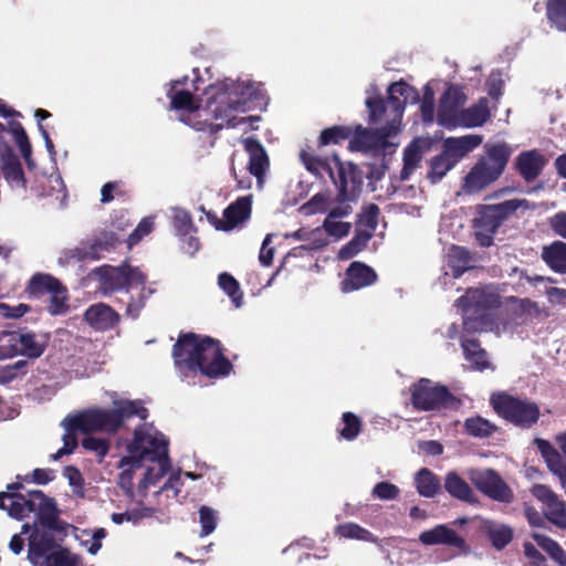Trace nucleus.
I'll list each match as a JSON object with an SVG mask.
<instances>
[{
    "label": "nucleus",
    "instance_id": "15",
    "mask_svg": "<svg viewBox=\"0 0 566 566\" xmlns=\"http://www.w3.org/2000/svg\"><path fill=\"white\" fill-rule=\"evenodd\" d=\"M120 243L119 238L113 231H102L96 237L87 241L86 245L76 247L64 252V258L69 260L84 261L98 259L104 251H111Z\"/></svg>",
    "mask_w": 566,
    "mask_h": 566
},
{
    "label": "nucleus",
    "instance_id": "22",
    "mask_svg": "<svg viewBox=\"0 0 566 566\" xmlns=\"http://www.w3.org/2000/svg\"><path fill=\"white\" fill-rule=\"evenodd\" d=\"M482 140L481 135L449 137L442 144V153L457 165L464 156L480 146Z\"/></svg>",
    "mask_w": 566,
    "mask_h": 566
},
{
    "label": "nucleus",
    "instance_id": "1",
    "mask_svg": "<svg viewBox=\"0 0 566 566\" xmlns=\"http://www.w3.org/2000/svg\"><path fill=\"white\" fill-rule=\"evenodd\" d=\"M55 478L52 469H34L31 475H20L15 482L7 485V491L0 492V510L18 521L31 513H35L40 525L48 531H64L63 522L59 518V510L53 497H49L40 490H30L23 493V482H33L45 485Z\"/></svg>",
    "mask_w": 566,
    "mask_h": 566
},
{
    "label": "nucleus",
    "instance_id": "21",
    "mask_svg": "<svg viewBox=\"0 0 566 566\" xmlns=\"http://www.w3.org/2000/svg\"><path fill=\"white\" fill-rule=\"evenodd\" d=\"M241 143L249 155V172L261 184L270 166L265 148L255 137L243 138Z\"/></svg>",
    "mask_w": 566,
    "mask_h": 566
},
{
    "label": "nucleus",
    "instance_id": "2",
    "mask_svg": "<svg viewBox=\"0 0 566 566\" xmlns=\"http://www.w3.org/2000/svg\"><path fill=\"white\" fill-rule=\"evenodd\" d=\"M176 368L182 373H200L210 379L222 378L233 369L224 356L220 340L195 333H181L172 346Z\"/></svg>",
    "mask_w": 566,
    "mask_h": 566
},
{
    "label": "nucleus",
    "instance_id": "38",
    "mask_svg": "<svg viewBox=\"0 0 566 566\" xmlns=\"http://www.w3.org/2000/svg\"><path fill=\"white\" fill-rule=\"evenodd\" d=\"M56 544L53 535L46 531L42 533H33L30 537L29 553L38 557H46L51 552L55 551Z\"/></svg>",
    "mask_w": 566,
    "mask_h": 566
},
{
    "label": "nucleus",
    "instance_id": "32",
    "mask_svg": "<svg viewBox=\"0 0 566 566\" xmlns=\"http://www.w3.org/2000/svg\"><path fill=\"white\" fill-rule=\"evenodd\" d=\"M388 136L385 128L380 132H371L360 126L353 139H350V148L355 150H369L375 148L379 143L385 142Z\"/></svg>",
    "mask_w": 566,
    "mask_h": 566
},
{
    "label": "nucleus",
    "instance_id": "53",
    "mask_svg": "<svg viewBox=\"0 0 566 566\" xmlns=\"http://www.w3.org/2000/svg\"><path fill=\"white\" fill-rule=\"evenodd\" d=\"M366 106L369 112V122L371 124L379 123L382 119L387 109L386 101L380 96L368 97L366 99Z\"/></svg>",
    "mask_w": 566,
    "mask_h": 566
},
{
    "label": "nucleus",
    "instance_id": "47",
    "mask_svg": "<svg viewBox=\"0 0 566 566\" xmlns=\"http://www.w3.org/2000/svg\"><path fill=\"white\" fill-rule=\"evenodd\" d=\"M336 534L344 538L359 539L369 542L373 539V534L355 523H345L336 527Z\"/></svg>",
    "mask_w": 566,
    "mask_h": 566
},
{
    "label": "nucleus",
    "instance_id": "50",
    "mask_svg": "<svg viewBox=\"0 0 566 566\" xmlns=\"http://www.w3.org/2000/svg\"><path fill=\"white\" fill-rule=\"evenodd\" d=\"M199 522L201 525L200 536L210 535L217 527V512L209 506L199 509Z\"/></svg>",
    "mask_w": 566,
    "mask_h": 566
},
{
    "label": "nucleus",
    "instance_id": "3",
    "mask_svg": "<svg viewBox=\"0 0 566 566\" xmlns=\"http://www.w3.org/2000/svg\"><path fill=\"white\" fill-rule=\"evenodd\" d=\"M300 158L306 170L315 177L323 178L324 174L329 176L337 188V202L344 203L357 198L363 186V174L357 165L343 161L336 154L331 158H321L302 150Z\"/></svg>",
    "mask_w": 566,
    "mask_h": 566
},
{
    "label": "nucleus",
    "instance_id": "51",
    "mask_svg": "<svg viewBox=\"0 0 566 566\" xmlns=\"http://www.w3.org/2000/svg\"><path fill=\"white\" fill-rule=\"evenodd\" d=\"M82 447L87 451L94 452L98 460L102 461L109 452L111 444L104 438L86 437L82 440Z\"/></svg>",
    "mask_w": 566,
    "mask_h": 566
},
{
    "label": "nucleus",
    "instance_id": "17",
    "mask_svg": "<svg viewBox=\"0 0 566 566\" xmlns=\"http://www.w3.org/2000/svg\"><path fill=\"white\" fill-rule=\"evenodd\" d=\"M531 494L543 503L546 518L559 528H566V504L547 485L534 484Z\"/></svg>",
    "mask_w": 566,
    "mask_h": 566
},
{
    "label": "nucleus",
    "instance_id": "8",
    "mask_svg": "<svg viewBox=\"0 0 566 566\" xmlns=\"http://www.w3.org/2000/svg\"><path fill=\"white\" fill-rule=\"evenodd\" d=\"M526 200L511 199L497 205H481L474 219V235L482 248H489L494 242V234L502 223L511 217Z\"/></svg>",
    "mask_w": 566,
    "mask_h": 566
},
{
    "label": "nucleus",
    "instance_id": "31",
    "mask_svg": "<svg viewBox=\"0 0 566 566\" xmlns=\"http://www.w3.org/2000/svg\"><path fill=\"white\" fill-rule=\"evenodd\" d=\"M542 258L556 273L566 274V243L555 241L543 249Z\"/></svg>",
    "mask_w": 566,
    "mask_h": 566
},
{
    "label": "nucleus",
    "instance_id": "44",
    "mask_svg": "<svg viewBox=\"0 0 566 566\" xmlns=\"http://www.w3.org/2000/svg\"><path fill=\"white\" fill-rule=\"evenodd\" d=\"M343 427L338 429L339 437L347 441L355 440L363 430L360 418L354 412L346 411L342 415Z\"/></svg>",
    "mask_w": 566,
    "mask_h": 566
},
{
    "label": "nucleus",
    "instance_id": "26",
    "mask_svg": "<svg viewBox=\"0 0 566 566\" xmlns=\"http://www.w3.org/2000/svg\"><path fill=\"white\" fill-rule=\"evenodd\" d=\"M444 489L452 497L459 501L470 504L478 502L470 484L454 471H450L446 474Z\"/></svg>",
    "mask_w": 566,
    "mask_h": 566
},
{
    "label": "nucleus",
    "instance_id": "12",
    "mask_svg": "<svg viewBox=\"0 0 566 566\" xmlns=\"http://www.w3.org/2000/svg\"><path fill=\"white\" fill-rule=\"evenodd\" d=\"M46 347L44 339H36L32 332L7 331L0 335V354L4 357L23 355L29 358L40 357Z\"/></svg>",
    "mask_w": 566,
    "mask_h": 566
},
{
    "label": "nucleus",
    "instance_id": "24",
    "mask_svg": "<svg viewBox=\"0 0 566 566\" xmlns=\"http://www.w3.org/2000/svg\"><path fill=\"white\" fill-rule=\"evenodd\" d=\"M545 164V157L536 149H533L518 154L514 166L522 178L530 182L535 180L542 174Z\"/></svg>",
    "mask_w": 566,
    "mask_h": 566
},
{
    "label": "nucleus",
    "instance_id": "54",
    "mask_svg": "<svg viewBox=\"0 0 566 566\" xmlns=\"http://www.w3.org/2000/svg\"><path fill=\"white\" fill-rule=\"evenodd\" d=\"M400 490L391 482L382 481L377 483L371 491V495L376 499L390 501L399 496Z\"/></svg>",
    "mask_w": 566,
    "mask_h": 566
},
{
    "label": "nucleus",
    "instance_id": "11",
    "mask_svg": "<svg viewBox=\"0 0 566 566\" xmlns=\"http://www.w3.org/2000/svg\"><path fill=\"white\" fill-rule=\"evenodd\" d=\"M411 405L417 411L458 408L460 400L444 385L421 378L410 386Z\"/></svg>",
    "mask_w": 566,
    "mask_h": 566
},
{
    "label": "nucleus",
    "instance_id": "56",
    "mask_svg": "<svg viewBox=\"0 0 566 566\" xmlns=\"http://www.w3.org/2000/svg\"><path fill=\"white\" fill-rule=\"evenodd\" d=\"M46 566H75V562L69 549L57 546V548L46 555Z\"/></svg>",
    "mask_w": 566,
    "mask_h": 566
},
{
    "label": "nucleus",
    "instance_id": "34",
    "mask_svg": "<svg viewBox=\"0 0 566 566\" xmlns=\"http://www.w3.org/2000/svg\"><path fill=\"white\" fill-rule=\"evenodd\" d=\"M546 18L552 28L566 32V0H546Z\"/></svg>",
    "mask_w": 566,
    "mask_h": 566
},
{
    "label": "nucleus",
    "instance_id": "57",
    "mask_svg": "<svg viewBox=\"0 0 566 566\" xmlns=\"http://www.w3.org/2000/svg\"><path fill=\"white\" fill-rule=\"evenodd\" d=\"M154 228V220L153 218H144L142 221L137 224L135 230L128 235L127 242L128 244L135 245L137 244L145 235L149 234Z\"/></svg>",
    "mask_w": 566,
    "mask_h": 566
},
{
    "label": "nucleus",
    "instance_id": "7",
    "mask_svg": "<svg viewBox=\"0 0 566 566\" xmlns=\"http://www.w3.org/2000/svg\"><path fill=\"white\" fill-rule=\"evenodd\" d=\"M184 81H174L169 88L167 96L170 99V108L175 111L187 112L186 115L181 114L179 119L189 125L198 132H207L211 136L217 135L222 128L223 124H214L211 122V114L200 109L195 99L193 94L188 90H177L178 85H182Z\"/></svg>",
    "mask_w": 566,
    "mask_h": 566
},
{
    "label": "nucleus",
    "instance_id": "9",
    "mask_svg": "<svg viewBox=\"0 0 566 566\" xmlns=\"http://www.w3.org/2000/svg\"><path fill=\"white\" fill-rule=\"evenodd\" d=\"M128 455L123 457L119 467L126 465L132 469H139L142 461H161L168 458V443L165 438L150 434L144 426L134 430L133 440L127 444Z\"/></svg>",
    "mask_w": 566,
    "mask_h": 566
},
{
    "label": "nucleus",
    "instance_id": "55",
    "mask_svg": "<svg viewBox=\"0 0 566 566\" xmlns=\"http://www.w3.org/2000/svg\"><path fill=\"white\" fill-rule=\"evenodd\" d=\"M120 279L122 284H127V287L134 284L144 285L147 280L146 275L138 268L130 265L120 266Z\"/></svg>",
    "mask_w": 566,
    "mask_h": 566
},
{
    "label": "nucleus",
    "instance_id": "33",
    "mask_svg": "<svg viewBox=\"0 0 566 566\" xmlns=\"http://www.w3.org/2000/svg\"><path fill=\"white\" fill-rule=\"evenodd\" d=\"M1 170L9 185L27 189L28 181L18 156L1 161Z\"/></svg>",
    "mask_w": 566,
    "mask_h": 566
},
{
    "label": "nucleus",
    "instance_id": "5",
    "mask_svg": "<svg viewBox=\"0 0 566 566\" xmlns=\"http://www.w3.org/2000/svg\"><path fill=\"white\" fill-rule=\"evenodd\" d=\"M512 153L513 149L505 142L486 144L484 154L463 178V192L478 195L494 184L504 172Z\"/></svg>",
    "mask_w": 566,
    "mask_h": 566
},
{
    "label": "nucleus",
    "instance_id": "6",
    "mask_svg": "<svg viewBox=\"0 0 566 566\" xmlns=\"http://www.w3.org/2000/svg\"><path fill=\"white\" fill-rule=\"evenodd\" d=\"M206 95L208 97L205 112L219 120L232 115L234 111H244L253 101L255 91L252 84L224 80L209 85Z\"/></svg>",
    "mask_w": 566,
    "mask_h": 566
},
{
    "label": "nucleus",
    "instance_id": "64",
    "mask_svg": "<svg viewBox=\"0 0 566 566\" xmlns=\"http://www.w3.org/2000/svg\"><path fill=\"white\" fill-rule=\"evenodd\" d=\"M144 306L145 298L143 295H139V297L136 300L129 297V302L127 303L126 307V315L128 317H132L133 319H136L139 316L140 311L144 308Z\"/></svg>",
    "mask_w": 566,
    "mask_h": 566
},
{
    "label": "nucleus",
    "instance_id": "41",
    "mask_svg": "<svg viewBox=\"0 0 566 566\" xmlns=\"http://www.w3.org/2000/svg\"><path fill=\"white\" fill-rule=\"evenodd\" d=\"M454 166L455 164L441 151L439 155L431 158L427 177L431 184H437Z\"/></svg>",
    "mask_w": 566,
    "mask_h": 566
},
{
    "label": "nucleus",
    "instance_id": "46",
    "mask_svg": "<svg viewBox=\"0 0 566 566\" xmlns=\"http://www.w3.org/2000/svg\"><path fill=\"white\" fill-rule=\"evenodd\" d=\"M218 284L220 289L231 298L235 307L242 304V291L239 282L229 273L223 272L218 276Z\"/></svg>",
    "mask_w": 566,
    "mask_h": 566
},
{
    "label": "nucleus",
    "instance_id": "18",
    "mask_svg": "<svg viewBox=\"0 0 566 566\" xmlns=\"http://www.w3.org/2000/svg\"><path fill=\"white\" fill-rule=\"evenodd\" d=\"M419 539L427 546L447 545L457 548L462 554L470 552V546L467 544L464 537L446 524H439L431 530L423 531Z\"/></svg>",
    "mask_w": 566,
    "mask_h": 566
},
{
    "label": "nucleus",
    "instance_id": "37",
    "mask_svg": "<svg viewBox=\"0 0 566 566\" xmlns=\"http://www.w3.org/2000/svg\"><path fill=\"white\" fill-rule=\"evenodd\" d=\"M371 238V232L357 229L352 240L338 251V258L340 260H349L354 258L367 247Z\"/></svg>",
    "mask_w": 566,
    "mask_h": 566
},
{
    "label": "nucleus",
    "instance_id": "27",
    "mask_svg": "<svg viewBox=\"0 0 566 566\" xmlns=\"http://www.w3.org/2000/svg\"><path fill=\"white\" fill-rule=\"evenodd\" d=\"M490 118V111L486 101L482 99L478 104L469 108H463L458 117L454 128L457 127H478L485 124Z\"/></svg>",
    "mask_w": 566,
    "mask_h": 566
},
{
    "label": "nucleus",
    "instance_id": "14",
    "mask_svg": "<svg viewBox=\"0 0 566 566\" xmlns=\"http://www.w3.org/2000/svg\"><path fill=\"white\" fill-rule=\"evenodd\" d=\"M458 304L467 315L464 326L470 329L475 328V319L482 318L490 310L500 306V297L484 289H469L458 300Z\"/></svg>",
    "mask_w": 566,
    "mask_h": 566
},
{
    "label": "nucleus",
    "instance_id": "40",
    "mask_svg": "<svg viewBox=\"0 0 566 566\" xmlns=\"http://www.w3.org/2000/svg\"><path fill=\"white\" fill-rule=\"evenodd\" d=\"M422 158V151L417 142H412L403 150V166L400 170V180L405 181L410 178L412 172L419 166Z\"/></svg>",
    "mask_w": 566,
    "mask_h": 566
},
{
    "label": "nucleus",
    "instance_id": "13",
    "mask_svg": "<svg viewBox=\"0 0 566 566\" xmlns=\"http://www.w3.org/2000/svg\"><path fill=\"white\" fill-rule=\"evenodd\" d=\"M468 478L486 497L505 504L513 502V490L494 469H471Z\"/></svg>",
    "mask_w": 566,
    "mask_h": 566
},
{
    "label": "nucleus",
    "instance_id": "49",
    "mask_svg": "<svg viewBox=\"0 0 566 566\" xmlns=\"http://www.w3.org/2000/svg\"><path fill=\"white\" fill-rule=\"evenodd\" d=\"M379 212L380 210L377 205H368L363 209L361 213L358 216L357 224L367 228V232H371L374 234V231L376 230L378 224Z\"/></svg>",
    "mask_w": 566,
    "mask_h": 566
},
{
    "label": "nucleus",
    "instance_id": "60",
    "mask_svg": "<svg viewBox=\"0 0 566 566\" xmlns=\"http://www.w3.org/2000/svg\"><path fill=\"white\" fill-rule=\"evenodd\" d=\"M271 240H272V235L268 234L264 238L261 250H260L259 261L263 266H270L273 263L274 249L269 248Z\"/></svg>",
    "mask_w": 566,
    "mask_h": 566
},
{
    "label": "nucleus",
    "instance_id": "28",
    "mask_svg": "<svg viewBox=\"0 0 566 566\" xmlns=\"http://www.w3.org/2000/svg\"><path fill=\"white\" fill-rule=\"evenodd\" d=\"M61 283L59 279L51 274L38 272L29 280L25 294L31 298H40L61 286Z\"/></svg>",
    "mask_w": 566,
    "mask_h": 566
},
{
    "label": "nucleus",
    "instance_id": "59",
    "mask_svg": "<svg viewBox=\"0 0 566 566\" xmlns=\"http://www.w3.org/2000/svg\"><path fill=\"white\" fill-rule=\"evenodd\" d=\"M222 120L227 122L228 127H238L243 124H249V129L254 130L258 129V126L255 123L260 120V116H245V117H238L233 115H229L228 117L223 118Z\"/></svg>",
    "mask_w": 566,
    "mask_h": 566
},
{
    "label": "nucleus",
    "instance_id": "30",
    "mask_svg": "<svg viewBox=\"0 0 566 566\" xmlns=\"http://www.w3.org/2000/svg\"><path fill=\"white\" fill-rule=\"evenodd\" d=\"M472 254L471 252L460 245H451L447 254V264L450 268L454 279H459L468 270L472 269Z\"/></svg>",
    "mask_w": 566,
    "mask_h": 566
},
{
    "label": "nucleus",
    "instance_id": "19",
    "mask_svg": "<svg viewBox=\"0 0 566 566\" xmlns=\"http://www.w3.org/2000/svg\"><path fill=\"white\" fill-rule=\"evenodd\" d=\"M252 196H242L231 202L223 211V219H216L217 230L231 231L247 222L251 217Z\"/></svg>",
    "mask_w": 566,
    "mask_h": 566
},
{
    "label": "nucleus",
    "instance_id": "23",
    "mask_svg": "<svg viewBox=\"0 0 566 566\" xmlns=\"http://www.w3.org/2000/svg\"><path fill=\"white\" fill-rule=\"evenodd\" d=\"M84 319L97 331H108L118 324L119 315L111 306L98 303L85 311Z\"/></svg>",
    "mask_w": 566,
    "mask_h": 566
},
{
    "label": "nucleus",
    "instance_id": "45",
    "mask_svg": "<svg viewBox=\"0 0 566 566\" xmlns=\"http://www.w3.org/2000/svg\"><path fill=\"white\" fill-rule=\"evenodd\" d=\"M352 129L347 126L335 125L328 128H325L321 132L318 138V146H328V145H338L344 140L349 139L352 136Z\"/></svg>",
    "mask_w": 566,
    "mask_h": 566
},
{
    "label": "nucleus",
    "instance_id": "42",
    "mask_svg": "<svg viewBox=\"0 0 566 566\" xmlns=\"http://www.w3.org/2000/svg\"><path fill=\"white\" fill-rule=\"evenodd\" d=\"M464 429L471 437L489 438L497 430V427L489 420L476 416L464 421Z\"/></svg>",
    "mask_w": 566,
    "mask_h": 566
},
{
    "label": "nucleus",
    "instance_id": "36",
    "mask_svg": "<svg viewBox=\"0 0 566 566\" xmlns=\"http://www.w3.org/2000/svg\"><path fill=\"white\" fill-rule=\"evenodd\" d=\"M485 534L497 551L505 548L513 539V530L503 524L489 523L485 526Z\"/></svg>",
    "mask_w": 566,
    "mask_h": 566
},
{
    "label": "nucleus",
    "instance_id": "20",
    "mask_svg": "<svg viewBox=\"0 0 566 566\" xmlns=\"http://www.w3.org/2000/svg\"><path fill=\"white\" fill-rule=\"evenodd\" d=\"M377 273L369 265L354 261L345 272V279L342 281V291L350 293L366 286L373 285L377 281Z\"/></svg>",
    "mask_w": 566,
    "mask_h": 566
},
{
    "label": "nucleus",
    "instance_id": "63",
    "mask_svg": "<svg viewBox=\"0 0 566 566\" xmlns=\"http://www.w3.org/2000/svg\"><path fill=\"white\" fill-rule=\"evenodd\" d=\"M523 548L532 566H541L546 560L545 556L532 543L525 542Z\"/></svg>",
    "mask_w": 566,
    "mask_h": 566
},
{
    "label": "nucleus",
    "instance_id": "25",
    "mask_svg": "<svg viewBox=\"0 0 566 566\" xmlns=\"http://www.w3.org/2000/svg\"><path fill=\"white\" fill-rule=\"evenodd\" d=\"M535 443L548 469L559 478L562 485L566 488V463L560 453L547 440L537 438Z\"/></svg>",
    "mask_w": 566,
    "mask_h": 566
},
{
    "label": "nucleus",
    "instance_id": "4",
    "mask_svg": "<svg viewBox=\"0 0 566 566\" xmlns=\"http://www.w3.org/2000/svg\"><path fill=\"white\" fill-rule=\"evenodd\" d=\"M69 417L72 420L71 430L80 429V432L83 433H115L125 420L133 417L146 420L148 410L138 400H120L115 403L113 409L91 408Z\"/></svg>",
    "mask_w": 566,
    "mask_h": 566
},
{
    "label": "nucleus",
    "instance_id": "58",
    "mask_svg": "<svg viewBox=\"0 0 566 566\" xmlns=\"http://www.w3.org/2000/svg\"><path fill=\"white\" fill-rule=\"evenodd\" d=\"M63 424L65 428V433L63 434V447L66 448L70 452L73 453V451L76 449L78 442L76 438V432L80 431V429H72V420L70 417H66L63 420Z\"/></svg>",
    "mask_w": 566,
    "mask_h": 566
},
{
    "label": "nucleus",
    "instance_id": "10",
    "mask_svg": "<svg viewBox=\"0 0 566 566\" xmlns=\"http://www.w3.org/2000/svg\"><path fill=\"white\" fill-rule=\"evenodd\" d=\"M490 403L499 416L521 428L533 427L541 416L536 402L514 397L504 391L493 394Z\"/></svg>",
    "mask_w": 566,
    "mask_h": 566
},
{
    "label": "nucleus",
    "instance_id": "43",
    "mask_svg": "<svg viewBox=\"0 0 566 566\" xmlns=\"http://www.w3.org/2000/svg\"><path fill=\"white\" fill-rule=\"evenodd\" d=\"M49 294L48 312L53 316L66 314L70 310V297L66 286L61 283V286Z\"/></svg>",
    "mask_w": 566,
    "mask_h": 566
},
{
    "label": "nucleus",
    "instance_id": "52",
    "mask_svg": "<svg viewBox=\"0 0 566 566\" xmlns=\"http://www.w3.org/2000/svg\"><path fill=\"white\" fill-rule=\"evenodd\" d=\"M325 232L335 239H342L349 234L352 224L349 222L336 221L334 219H325L323 222Z\"/></svg>",
    "mask_w": 566,
    "mask_h": 566
},
{
    "label": "nucleus",
    "instance_id": "29",
    "mask_svg": "<svg viewBox=\"0 0 566 566\" xmlns=\"http://www.w3.org/2000/svg\"><path fill=\"white\" fill-rule=\"evenodd\" d=\"M461 347L464 358L471 364L472 369L483 371L491 366L488 354L478 339L463 338L461 339Z\"/></svg>",
    "mask_w": 566,
    "mask_h": 566
},
{
    "label": "nucleus",
    "instance_id": "48",
    "mask_svg": "<svg viewBox=\"0 0 566 566\" xmlns=\"http://www.w3.org/2000/svg\"><path fill=\"white\" fill-rule=\"evenodd\" d=\"M388 94L397 95L402 101H406V103L409 101L411 103H418L420 98L418 91L402 80L390 84L388 87Z\"/></svg>",
    "mask_w": 566,
    "mask_h": 566
},
{
    "label": "nucleus",
    "instance_id": "61",
    "mask_svg": "<svg viewBox=\"0 0 566 566\" xmlns=\"http://www.w3.org/2000/svg\"><path fill=\"white\" fill-rule=\"evenodd\" d=\"M549 226L555 234L566 239V212L560 211L551 217Z\"/></svg>",
    "mask_w": 566,
    "mask_h": 566
},
{
    "label": "nucleus",
    "instance_id": "39",
    "mask_svg": "<svg viewBox=\"0 0 566 566\" xmlns=\"http://www.w3.org/2000/svg\"><path fill=\"white\" fill-rule=\"evenodd\" d=\"M532 538L552 559L560 566H566V552L555 539L541 533H533Z\"/></svg>",
    "mask_w": 566,
    "mask_h": 566
},
{
    "label": "nucleus",
    "instance_id": "62",
    "mask_svg": "<svg viewBox=\"0 0 566 566\" xmlns=\"http://www.w3.org/2000/svg\"><path fill=\"white\" fill-rule=\"evenodd\" d=\"M433 92L429 86L426 87L424 98L421 103V113L424 120H432L433 118Z\"/></svg>",
    "mask_w": 566,
    "mask_h": 566
},
{
    "label": "nucleus",
    "instance_id": "35",
    "mask_svg": "<svg viewBox=\"0 0 566 566\" xmlns=\"http://www.w3.org/2000/svg\"><path fill=\"white\" fill-rule=\"evenodd\" d=\"M415 483L419 494L424 497H433L440 489L439 479L427 468H422L417 472Z\"/></svg>",
    "mask_w": 566,
    "mask_h": 566
},
{
    "label": "nucleus",
    "instance_id": "16",
    "mask_svg": "<svg viewBox=\"0 0 566 566\" xmlns=\"http://www.w3.org/2000/svg\"><path fill=\"white\" fill-rule=\"evenodd\" d=\"M467 96L462 87L450 85L442 94L438 107V123L447 129H454V124L460 116Z\"/></svg>",
    "mask_w": 566,
    "mask_h": 566
}]
</instances>
